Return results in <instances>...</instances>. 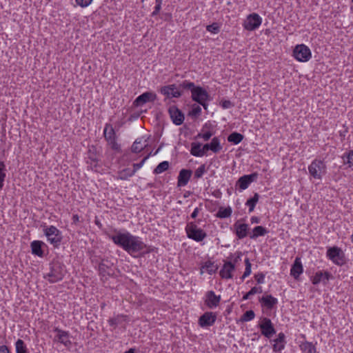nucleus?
I'll return each mask as SVG.
<instances>
[{
  "instance_id": "nucleus-1",
  "label": "nucleus",
  "mask_w": 353,
  "mask_h": 353,
  "mask_svg": "<svg viewBox=\"0 0 353 353\" xmlns=\"http://www.w3.org/2000/svg\"><path fill=\"white\" fill-rule=\"evenodd\" d=\"M116 233L115 235L110 236V239L114 244L122 248L130 254L139 252L146 248V245L139 236H134L128 232L116 231Z\"/></svg>"
},
{
  "instance_id": "nucleus-2",
  "label": "nucleus",
  "mask_w": 353,
  "mask_h": 353,
  "mask_svg": "<svg viewBox=\"0 0 353 353\" xmlns=\"http://www.w3.org/2000/svg\"><path fill=\"white\" fill-rule=\"evenodd\" d=\"M65 273V267L59 262L50 264V272L45 278L50 283L58 282L63 278Z\"/></svg>"
},
{
  "instance_id": "nucleus-3",
  "label": "nucleus",
  "mask_w": 353,
  "mask_h": 353,
  "mask_svg": "<svg viewBox=\"0 0 353 353\" xmlns=\"http://www.w3.org/2000/svg\"><path fill=\"white\" fill-rule=\"evenodd\" d=\"M43 233L46 236L48 241L54 247H57L60 245L62 239L61 234L55 226H45Z\"/></svg>"
},
{
  "instance_id": "nucleus-4",
  "label": "nucleus",
  "mask_w": 353,
  "mask_h": 353,
  "mask_svg": "<svg viewBox=\"0 0 353 353\" xmlns=\"http://www.w3.org/2000/svg\"><path fill=\"white\" fill-rule=\"evenodd\" d=\"M308 171L313 178L321 179L322 176L325 173L326 165L323 161L315 159L308 166Z\"/></svg>"
},
{
  "instance_id": "nucleus-5",
  "label": "nucleus",
  "mask_w": 353,
  "mask_h": 353,
  "mask_svg": "<svg viewBox=\"0 0 353 353\" xmlns=\"http://www.w3.org/2000/svg\"><path fill=\"white\" fill-rule=\"evenodd\" d=\"M185 231L188 238L198 242L203 241L206 236V233L202 229L198 228L193 222L188 223Z\"/></svg>"
},
{
  "instance_id": "nucleus-6",
  "label": "nucleus",
  "mask_w": 353,
  "mask_h": 353,
  "mask_svg": "<svg viewBox=\"0 0 353 353\" xmlns=\"http://www.w3.org/2000/svg\"><path fill=\"white\" fill-rule=\"evenodd\" d=\"M209 94L207 91L200 86H195L192 90V99L201 104L205 109L207 108L206 101L209 100Z\"/></svg>"
},
{
  "instance_id": "nucleus-7",
  "label": "nucleus",
  "mask_w": 353,
  "mask_h": 353,
  "mask_svg": "<svg viewBox=\"0 0 353 353\" xmlns=\"http://www.w3.org/2000/svg\"><path fill=\"white\" fill-rule=\"evenodd\" d=\"M293 56L301 62L307 61L312 57L310 49L304 44L297 45L293 50Z\"/></svg>"
},
{
  "instance_id": "nucleus-8",
  "label": "nucleus",
  "mask_w": 353,
  "mask_h": 353,
  "mask_svg": "<svg viewBox=\"0 0 353 353\" xmlns=\"http://www.w3.org/2000/svg\"><path fill=\"white\" fill-rule=\"evenodd\" d=\"M327 256L336 265H341L345 263L344 253L338 247L329 248L327 250Z\"/></svg>"
},
{
  "instance_id": "nucleus-9",
  "label": "nucleus",
  "mask_w": 353,
  "mask_h": 353,
  "mask_svg": "<svg viewBox=\"0 0 353 353\" xmlns=\"http://www.w3.org/2000/svg\"><path fill=\"white\" fill-rule=\"evenodd\" d=\"M262 19L256 13H252L247 17L244 21L243 27L245 30L252 31L258 28L261 24Z\"/></svg>"
},
{
  "instance_id": "nucleus-10",
  "label": "nucleus",
  "mask_w": 353,
  "mask_h": 353,
  "mask_svg": "<svg viewBox=\"0 0 353 353\" xmlns=\"http://www.w3.org/2000/svg\"><path fill=\"white\" fill-rule=\"evenodd\" d=\"M160 92L167 99L179 98L182 92L178 89L175 84L164 85L160 88Z\"/></svg>"
},
{
  "instance_id": "nucleus-11",
  "label": "nucleus",
  "mask_w": 353,
  "mask_h": 353,
  "mask_svg": "<svg viewBox=\"0 0 353 353\" xmlns=\"http://www.w3.org/2000/svg\"><path fill=\"white\" fill-rule=\"evenodd\" d=\"M259 327L261 334L265 337L270 339L273 334L276 333V330L272 323V321L268 318H263L261 323L259 324Z\"/></svg>"
},
{
  "instance_id": "nucleus-12",
  "label": "nucleus",
  "mask_w": 353,
  "mask_h": 353,
  "mask_svg": "<svg viewBox=\"0 0 353 353\" xmlns=\"http://www.w3.org/2000/svg\"><path fill=\"white\" fill-rule=\"evenodd\" d=\"M54 332L56 333L54 341H57L65 347H69L71 345V341L70 339V333L67 331L62 330L59 327H54L53 330Z\"/></svg>"
},
{
  "instance_id": "nucleus-13",
  "label": "nucleus",
  "mask_w": 353,
  "mask_h": 353,
  "mask_svg": "<svg viewBox=\"0 0 353 353\" xmlns=\"http://www.w3.org/2000/svg\"><path fill=\"white\" fill-rule=\"evenodd\" d=\"M221 301V296L216 295L214 291H208L205 294V304L210 309L216 307Z\"/></svg>"
},
{
  "instance_id": "nucleus-14",
  "label": "nucleus",
  "mask_w": 353,
  "mask_h": 353,
  "mask_svg": "<svg viewBox=\"0 0 353 353\" xmlns=\"http://www.w3.org/2000/svg\"><path fill=\"white\" fill-rule=\"evenodd\" d=\"M216 315L212 312H206L199 319V325L202 327L212 326L216 321Z\"/></svg>"
},
{
  "instance_id": "nucleus-15",
  "label": "nucleus",
  "mask_w": 353,
  "mask_h": 353,
  "mask_svg": "<svg viewBox=\"0 0 353 353\" xmlns=\"http://www.w3.org/2000/svg\"><path fill=\"white\" fill-rule=\"evenodd\" d=\"M157 99V94L152 92H145L139 95L133 102L134 105L141 106L149 101H154Z\"/></svg>"
},
{
  "instance_id": "nucleus-16",
  "label": "nucleus",
  "mask_w": 353,
  "mask_h": 353,
  "mask_svg": "<svg viewBox=\"0 0 353 353\" xmlns=\"http://www.w3.org/2000/svg\"><path fill=\"white\" fill-rule=\"evenodd\" d=\"M169 114L172 119V122L175 125H179L183 123L184 121V114L176 106L173 105L170 107Z\"/></svg>"
},
{
  "instance_id": "nucleus-17",
  "label": "nucleus",
  "mask_w": 353,
  "mask_h": 353,
  "mask_svg": "<svg viewBox=\"0 0 353 353\" xmlns=\"http://www.w3.org/2000/svg\"><path fill=\"white\" fill-rule=\"evenodd\" d=\"M256 173L241 176L236 182V185H239L241 190H245L248 188L250 184L256 179Z\"/></svg>"
},
{
  "instance_id": "nucleus-18",
  "label": "nucleus",
  "mask_w": 353,
  "mask_h": 353,
  "mask_svg": "<svg viewBox=\"0 0 353 353\" xmlns=\"http://www.w3.org/2000/svg\"><path fill=\"white\" fill-rule=\"evenodd\" d=\"M235 234L239 239H242L247 236L249 226L246 223H240L239 221L234 225Z\"/></svg>"
},
{
  "instance_id": "nucleus-19",
  "label": "nucleus",
  "mask_w": 353,
  "mask_h": 353,
  "mask_svg": "<svg viewBox=\"0 0 353 353\" xmlns=\"http://www.w3.org/2000/svg\"><path fill=\"white\" fill-rule=\"evenodd\" d=\"M234 269V264L230 261H228L224 263L222 269L220 270V275L223 279H230L232 277V272Z\"/></svg>"
},
{
  "instance_id": "nucleus-20",
  "label": "nucleus",
  "mask_w": 353,
  "mask_h": 353,
  "mask_svg": "<svg viewBox=\"0 0 353 353\" xmlns=\"http://www.w3.org/2000/svg\"><path fill=\"white\" fill-rule=\"evenodd\" d=\"M303 268L300 258L296 257L290 270V274L294 278L298 279L303 272Z\"/></svg>"
},
{
  "instance_id": "nucleus-21",
  "label": "nucleus",
  "mask_w": 353,
  "mask_h": 353,
  "mask_svg": "<svg viewBox=\"0 0 353 353\" xmlns=\"http://www.w3.org/2000/svg\"><path fill=\"white\" fill-rule=\"evenodd\" d=\"M192 171L190 170L182 169L178 176V186H185L188 184Z\"/></svg>"
},
{
  "instance_id": "nucleus-22",
  "label": "nucleus",
  "mask_w": 353,
  "mask_h": 353,
  "mask_svg": "<svg viewBox=\"0 0 353 353\" xmlns=\"http://www.w3.org/2000/svg\"><path fill=\"white\" fill-rule=\"evenodd\" d=\"M331 276L328 272L319 271L312 277V282L314 285H317L321 282L325 283L330 279Z\"/></svg>"
},
{
  "instance_id": "nucleus-23",
  "label": "nucleus",
  "mask_w": 353,
  "mask_h": 353,
  "mask_svg": "<svg viewBox=\"0 0 353 353\" xmlns=\"http://www.w3.org/2000/svg\"><path fill=\"white\" fill-rule=\"evenodd\" d=\"M285 336L283 332H280L278 334L277 339L274 341L273 351L274 352H279L284 349L285 343Z\"/></svg>"
},
{
  "instance_id": "nucleus-24",
  "label": "nucleus",
  "mask_w": 353,
  "mask_h": 353,
  "mask_svg": "<svg viewBox=\"0 0 353 353\" xmlns=\"http://www.w3.org/2000/svg\"><path fill=\"white\" fill-rule=\"evenodd\" d=\"M147 140L143 138H139L135 140L132 145V152L134 153L140 152L147 146Z\"/></svg>"
},
{
  "instance_id": "nucleus-25",
  "label": "nucleus",
  "mask_w": 353,
  "mask_h": 353,
  "mask_svg": "<svg viewBox=\"0 0 353 353\" xmlns=\"http://www.w3.org/2000/svg\"><path fill=\"white\" fill-rule=\"evenodd\" d=\"M43 245H44V243L41 241H33L30 244V247L32 249V253L38 256H41V257L43 256V251L41 247Z\"/></svg>"
},
{
  "instance_id": "nucleus-26",
  "label": "nucleus",
  "mask_w": 353,
  "mask_h": 353,
  "mask_svg": "<svg viewBox=\"0 0 353 353\" xmlns=\"http://www.w3.org/2000/svg\"><path fill=\"white\" fill-rule=\"evenodd\" d=\"M261 301L269 309H272L278 303L276 298L272 295L264 296L261 299Z\"/></svg>"
},
{
  "instance_id": "nucleus-27",
  "label": "nucleus",
  "mask_w": 353,
  "mask_h": 353,
  "mask_svg": "<svg viewBox=\"0 0 353 353\" xmlns=\"http://www.w3.org/2000/svg\"><path fill=\"white\" fill-rule=\"evenodd\" d=\"M104 138L106 141L116 138L114 128L110 123H106L103 130Z\"/></svg>"
},
{
  "instance_id": "nucleus-28",
  "label": "nucleus",
  "mask_w": 353,
  "mask_h": 353,
  "mask_svg": "<svg viewBox=\"0 0 353 353\" xmlns=\"http://www.w3.org/2000/svg\"><path fill=\"white\" fill-rule=\"evenodd\" d=\"M301 350L304 353H316V347L312 343L303 342L300 345Z\"/></svg>"
},
{
  "instance_id": "nucleus-29",
  "label": "nucleus",
  "mask_w": 353,
  "mask_h": 353,
  "mask_svg": "<svg viewBox=\"0 0 353 353\" xmlns=\"http://www.w3.org/2000/svg\"><path fill=\"white\" fill-rule=\"evenodd\" d=\"M268 231L263 226H256L252 230V234L250 235L251 239H256L260 236L265 235Z\"/></svg>"
},
{
  "instance_id": "nucleus-30",
  "label": "nucleus",
  "mask_w": 353,
  "mask_h": 353,
  "mask_svg": "<svg viewBox=\"0 0 353 353\" xmlns=\"http://www.w3.org/2000/svg\"><path fill=\"white\" fill-rule=\"evenodd\" d=\"M232 208L228 206V208L221 207L216 214L217 217L221 219L230 217L232 214Z\"/></svg>"
},
{
  "instance_id": "nucleus-31",
  "label": "nucleus",
  "mask_w": 353,
  "mask_h": 353,
  "mask_svg": "<svg viewBox=\"0 0 353 353\" xmlns=\"http://www.w3.org/2000/svg\"><path fill=\"white\" fill-rule=\"evenodd\" d=\"M16 353H29V351L22 339H19L15 343Z\"/></svg>"
},
{
  "instance_id": "nucleus-32",
  "label": "nucleus",
  "mask_w": 353,
  "mask_h": 353,
  "mask_svg": "<svg viewBox=\"0 0 353 353\" xmlns=\"http://www.w3.org/2000/svg\"><path fill=\"white\" fill-rule=\"evenodd\" d=\"M208 144H209L210 150H212L214 153L219 152L222 149V147L220 144V141H219V138H217V137H214L212 139V141L210 142V143H208Z\"/></svg>"
},
{
  "instance_id": "nucleus-33",
  "label": "nucleus",
  "mask_w": 353,
  "mask_h": 353,
  "mask_svg": "<svg viewBox=\"0 0 353 353\" xmlns=\"http://www.w3.org/2000/svg\"><path fill=\"white\" fill-rule=\"evenodd\" d=\"M88 159L87 163H90L92 169L97 167L98 159L97 154L94 152H92L91 150H89Z\"/></svg>"
},
{
  "instance_id": "nucleus-34",
  "label": "nucleus",
  "mask_w": 353,
  "mask_h": 353,
  "mask_svg": "<svg viewBox=\"0 0 353 353\" xmlns=\"http://www.w3.org/2000/svg\"><path fill=\"white\" fill-rule=\"evenodd\" d=\"M243 139V136L238 132H232L231 133L228 137V141L229 142L233 143L234 144L239 143Z\"/></svg>"
},
{
  "instance_id": "nucleus-35",
  "label": "nucleus",
  "mask_w": 353,
  "mask_h": 353,
  "mask_svg": "<svg viewBox=\"0 0 353 353\" xmlns=\"http://www.w3.org/2000/svg\"><path fill=\"white\" fill-rule=\"evenodd\" d=\"M190 153L194 157H203V152H201V145L197 143H192Z\"/></svg>"
},
{
  "instance_id": "nucleus-36",
  "label": "nucleus",
  "mask_w": 353,
  "mask_h": 353,
  "mask_svg": "<svg viewBox=\"0 0 353 353\" xmlns=\"http://www.w3.org/2000/svg\"><path fill=\"white\" fill-rule=\"evenodd\" d=\"M259 196L258 193H255L253 197L246 201L245 205L249 207V212H252L254 210L255 205L259 201Z\"/></svg>"
},
{
  "instance_id": "nucleus-37",
  "label": "nucleus",
  "mask_w": 353,
  "mask_h": 353,
  "mask_svg": "<svg viewBox=\"0 0 353 353\" xmlns=\"http://www.w3.org/2000/svg\"><path fill=\"white\" fill-rule=\"evenodd\" d=\"M134 174V171L130 168H125L119 172V179L121 180H126Z\"/></svg>"
},
{
  "instance_id": "nucleus-38",
  "label": "nucleus",
  "mask_w": 353,
  "mask_h": 353,
  "mask_svg": "<svg viewBox=\"0 0 353 353\" xmlns=\"http://www.w3.org/2000/svg\"><path fill=\"white\" fill-rule=\"evenodd\" d=\"M169 162L167 161L160 163L154 170L156 174H161L169 168Z\"/></svg>"
},
{
  "instance_id": "nucleus-39",
  "label": "nucleus",
  "mask_w": 353,
  "mask_h": 353,
  "mask_svg": "<svg viewBox=\"0 0 353 353\" xmlns=\"http://www.w3.org/2000/svg\"><path fill=\"white\" fill-rule=\"evenodd\" d=\"M343 159L345 164H347L349 167L353 166V150H350L347 154H344Z\"/></svg>"
},
{
  "instance_id": "nucleus-40",
  "label": "nucleus",
  "mask_w": 353,
  "mask_h": 353,
  "mask_svg": "<svg viewBox=\"0 0 353 353\" xmlns=\"http://www.w3.org/2000/svg\"><path fill=\"white\" fill-rule=\"evenodd\" d=\"M195 88V85L193 82H190L188 81H183L181 83H180L178 86V89H184V90H190L191 92Z\"/></svg>"
},
{
  "instance_id": "nucleus-41",
  "label": "nucleus",
  "mask_w": 353,
  "mask_h": 353,
  "mask_svg": "<svg viewBox=\"0 0 353 353\" xmlns=\"http://www.w3.org/2000/svg\"><path fill=\"white\" fill-rule=\"evenodd\" d=\"M262 292V288L261 287H253L251 288V290L247 292L243 297V300H247L248 299H250V297L252 295H254L255 294H257V293H261Z\"/></svg>"
},
{
  "instance_id": "nucleus-42",
  "label": "nucleus",
  "mask_w": 353,
  "mask_h": 353,
  "mask_svg": "<svg viewBox=\"0 0 353 353\" xmlns=\"http://www.w3.org/2000/svg\"><path fill=\"white\" fill-rule=\"evenodd\" d=\"M245 272L241 277L242 280H243L245 278H246L251 274L252 264L248 258H246L245 259Z\"/></svg>"
},
{
  "instance_id": "nucleus-43",
  "label": "nucleus",
  "mask_w": 353,
  "mask_h": 353,
  "mask_svg": "<svg viewBox=\"0 0 353 353\" xmlns=\"http://www.w3.org/2000/svg\"><path fill=\"white\" fill-rule=\"evenodd\" d=\"M6 165L3 161H0V190L3 186V181L6 178V173L4 172Z\"/></svg>"
},
{
  "instance_id": "nucleus-44",
  "label": "nucleus",
  "mask_w": 353,
  "mask_h": 353,
  "mask_svg": "<svg viewBox=\"0 0 353 353\" xmlns=\"http://www.w3.org/2000/svg\"><path fill=\"white\" fill-rule=\"evenodd\" d=\"M255 316V314L253 310L246 311L241 317V321H250L252 320Z\"/></svg>"
},
{
  "instance_id": "nucleus-45",
  "label": "nucleus",
  "mask_w": 353,
  "mask_h": 353,
  "mask_svg": "<svg viewBox=\"0 0 353 353\" xmlns=\"http://www.w3.org/2000/svg\"><path fill=\"white\" fill-rule=\"evenodd\" d=\"M126 319L125 316H117L114 318L110 319L108 321V323L110 326L115 328L118 325V324L120 323L119 319Z\"/></svg>"
},
{
  "instance_id": "nucleus-46",
  "label": "nucleus",
  "mask_w": 353,
  "mask_h": 353,
  "mask_svg": "<svg viewBox=\"0 0 353 353\" xmlns=\"http://www.w3.org/2000/svg\"><path fill=\"white\" fill-rule=\"evenodd\" d=\"M202 268L205 269V270L210 274L214 273L216 270V266L210 261L206 262Z\"/></svg>"
},
{
  "instance_id": "nucleus-47",
  "label": "nucleus",
  "mask_w": 353,
  "mask_h": 353,
  "mask_svg": "<svg viewBox=\"0 0 353 353\" xmlns=\"http://www.w3.org/2000/svg\"><path fill=\"white\" fill-rule=\"evenodd\" d=\"M205 172V166L204 164L200 165L194 172V177L196 179L201 178Z\"/></svg>"
},
{
  "instance_id": "nucleus-48",
  "label": "nucleus",
  "mask_w": 353,
  "mask_h": 353,
  "mask_svg": "<svg viewBox=\"0 0 353 353\" xmlns=\"http://www.w3.org/2000/svg\"><path fill=\"white\" fill-rule=\"evenodd\" d=\"M206 30L210 32L217 34L219 32V26L216 23H213L207 26Z\"/></svg>"
},
{
  "instance_id": "nucleus-49",
  "label": "nucleus",
  "mask_w": 353,
  "mask_h": 353,
  "mask_svg": "<svg viewBox=\"0 0 353 353\" xmlns=\"http://www.w3.org/2000/svg\"><path fill=\"white\" fill-rule=\"evenodd\" d=\"M201 112V108H200V106L194 104L192 106L191 111L190 112V115L196 117V116L199 115Z\"/></svg>"
},
{
  "instance_id": "nucleus-50",
  "label": "nucleus",
  "mask_w": 353,
  "mask_h": 353,
  "mask_svg": "<svg viewBox=\"0 0 353 353\" xmlns=\"http://www.w3.org/2000/svg\"><path fill=\"white\" fill-rule=\"evenodd\" d=\"M107 142L110 145L111 148L114 150H119L120 147L116 141V138L108 140Z\"/></svg>"
},
{
  "instance_id": "nucleus-51",
  "label": "nucleus",
  "mask_w": 353,
  "mask_h": 353,
  "mask_svg": "<svg viewBox=\"0 0 353 353\" xmlns=\"http://www.w3.org/2000/svg\"><path fill=\"white\" fill-rule=\"evenodd\" d=\"M149 155H148L147 157H145V158H143L142 159V161L139 163H134L133 164V170L132 171H134V174L136 173V172L140 169L144 164L145 161H146V159L148 158Z\"/></svg>"
},
{
  "instance_id": "nucleus-52",
  "label": "nucleus",
  "mask_w": 353,
  "mask_h": 353,
  "mask_svg": "<svg viewBox=\"0 0 353 353\" xmlns=\"http://www.w3.org/2000/svg\"><path fill=\"white\" fill-rule=\"evenodd\" d=\"M221 105L223 109L231 108L234 104L230 100H223L221 101Z\"/></svg>"
},
{
  "instance_id": "nucleus-53",
  "label": "nucleus",
  "mask_w": 353,
  "mask_h": 353,
  "mask_svg": "<svg viewBox=\"0 0 353 353\" xmlns=\"http://www.w3.org/2000/svg\"><path fill=\"white\" fill-rule=\"evenodd\" d=\"M92 0H76L77 3L82 8L88 6Z\"/></svg>"
},
{
  "instance_id": "nucleus-54",
  "label": "nucleus",
  "mask_w": 353,
  "mask_h": 353,
  "mask_svg": "<svg viewBox=\"0 0 353 353\" xmlns=\"http://www.w3.org/2000/svg\"><path fill=\"white\" fill-rule=\"evenodd\" d=\"M256 280L258 283H263L265 275L263 273L255 275Z\"/></svg>"
},
{
  "instance_id": "nucleus-55",
  "label": "nucleus",
  "mask_w": 353,
  "mask_h": 353,
  "mask_svg": "<svg viewBox=\"0 0 353 353\" xmlns=\"http://www.w3.org/2000/svg\"><path fill=\"white\" fill-rule=\"evenodd\" d=\"M200 137H201L204 141H208L210 137L212 136V133L210 132H206L202 134H199Z\"/></svg>"
},
{
  "instance_id": "nucleus-56",
  "label": "nucleus",
  "mask_w": 353,
  "mask_h": 353,
  "mask_svg": "<svg viewBox=\"0 0 353 353\" xmlns=\"http://www.w3.org/2000/svg\"><path fill=\"white\" fill-rule=\"evenodd\" d=\"M236 254V256L234 259V263H232L234 265L241 261L242 253L241 252H237Z\"/></svg>"
},
{
  "instance_id": "nucleus-57",
  "label": "nucleus",
  "mask_w": 353,
  "mask_h": 353,
  "mask_svg": "<svg viewBox=\"0 0 353 353\" xmlns=\"http://www.w3.org/2000/svg\"><path fill=\"white\" fill-rule=\"evenodd\" d=\"M161 9V5L156 4L154 10L152 13V16L157 15L159 13Z\"/></svg>"
},
{
  "instance_id": "nucleus-58",
  "label": "nucleus",
  "mask_w": 353,
  "mask_h": 353,
  "mask_svg": "<svg viewBox=\"0 0 353 353\" xmlns=\"http://www.w3.org/2000/svg\"><path fill=\"white\" fill-rule=\"evenodd\" d=\"M210 146H209V144L208 143H206L205 144L202 148H201V152H203V156L205 154V153L210 150Z\"/></svg>"
},
{
  "instance_id": "nucleus-59",
  "label": "nucleus",
  "mask_w": 353,
  "mask_h": 353,
  "mask_svg": "<svg viewBox=\"0 0 353 353\" xmlns=\"http://www.w3.org/2000/svg\"><path fill=\"white\" fill-rule=\"evenodd\" d=\"M0 353H10L6 345L0 346Z\"/></svg>"
},
{
  "instance_id": "nucleus-60",
  "label": "nucleus",
  "mask_w": 353,
  "mask_h": 353,
  "mask_svg": "<svg viewBox=\"0 0 353 353\" xmlns=\"http://www.w3.org/2000/svg\"><path fill=\"white\" fill-rule=\"evenodd\" d=\"M199 210H199V208H196L194 209V210L193 211V212L192 213V214H191V217H192V219H195V218L197 216V215H198V214H199Z\"/></svg>"
},
{
  "instance_id": "nucleus-61",
  "label": "nucleus",
  "mask_w": 353,
  "mask_h": 353,
  "mask_svg": "<svg viewBox=\"0 0 353 353\" xmlns=\"http://www.w3.org/2000/svg\"><path fill=\"white\" fill-rule=\"evenodd\" d=\"M260 221V219L256 216H252L251 218V223H259Z\"/></svg>"
},
{
  "instance_id": "nucleus-62",
  "label": "nucleus",
  "mask_w": 353,
  "mask_h": 353,
  "mask_svg": "<svg viewBox=\"0 0 353 353\" xmlns=\"http://www.w3.org/2000/svg\"><path fill=\"white\" fill-rule=\"evenodd\" d=\"M72 221L74 223H77L79 221V216L77 214H74L72 216Z\"/></svg>"
},
{
  "instance_id": "nucleus-63",
  "label": "nucleus",
  "mask_w": 353,
  "mask_h": 353,
  "mask_svg": "<svg viewBox=\"0 0 353 353\" xmlns=\"http://www.w3.org/2000/svg\"><path fill=\"white\" fill-rule=\"evenodd\" d=\"M163 0H155L156 4L161 5Z\"/></svg>"
},
{
  "instance_id": "nucleus-64",
  "label": "nucleus",
  "mask_w": 353,
  "mask_h": 353,
  "mask_svg": "<svg viewBox=\"0 0 353 353\" xmlns=\"http://www.w3.org/2000/svg\"><path fill=\"white\" fill-rule=\"evenodd\" d=\"M159 150H160V148L157 149V150L156 151V152L154 153V154H157V153L159 151Z\"/></svg>"
}]
</instances>
